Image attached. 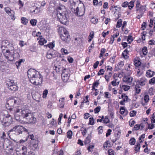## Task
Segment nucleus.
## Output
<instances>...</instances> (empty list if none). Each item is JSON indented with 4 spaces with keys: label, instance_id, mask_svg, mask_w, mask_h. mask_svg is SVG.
Returning a JSON list of instances; mask_svg holds the SVG:
<instances>
[{
    "label": "nucleus",
    "instance_id": "nucleus-5",
    "mask_svg": "<svg viewBox=\"0 0 155 155\" xmlns=\"http://www.w3.org/2000/svg\"><path fill=\"white\" fill-rule=\"evenodd\" d=\"M21 101L18 97L8 98L6 104V107L8 109L11 110L13 107H17L20 104Z\"/></svg>",
    "mask_w": 155,
    "mask_h": 155
},
{
    "label": "nucleus",
    "instance_id": "nucleus-23",
    "mask_svg": "<svg viewBox=\"0 0 155 155\" xmlns=\"http://www.w3.org/2000/svg\"><path fill=\"white\" fill-rule=\"evenodd\" d=\"M21 23L25 25H26L28 23V20L25 17H22L21 18Z\"/></svg>",
    "mask_w": 155,
    "mask_h": 155
},
{
    "label": "nucleus",
    "instance_id": "nucleus-17",
    "mask_svg": "<svg viewBox=\"0 0 155 155\" xmlns=\"http://www.w3.org/2000/svg\"><path fill=\"white\" fill-rule=\"evenodd\" d=\"M120 112L121 114H124L125 116L127 115L128 113L127 110H125L123 107H121L120 108Z\"/></svg>",
    "mask_w": 155,
    "mask_h": 155
},
{
    "label": "nucleus",
    "instance_id": "nucleus-38",
    "mask_svg": "<svg viewBox=\"0 0 155 155\" xmlns=\"http://www.w3.org/2000/svg\"><path fill=\"white\" fill-rule=\"evenodd\" d=\"M135 139L133 138L130 140V144L131 145H134L135 143Z\"/></svg>",
    "mask_w": 155,
    "mask_h": 155
},
{
    "label": "nucleus",
    "instance_id": "nucleus-22",
    "mask_svg": "<svg viewBox=\"0 0 155 155\" xmlns=\"http://www.w3.org/2000/svg\"><path fill=\"white\" fill-rule=\"evenodd\" d=\"M129 51H128L127 49H125L123 52L122 55L123 57L125 59H127L128 58V56L127 55V54H128Z\"/></svg>",
    "mask_w": 155,
    "mask_h": 155
},
{
    "label": "nucleus",
    "instance_id": "nucleus-16",
    "mask_svg": "<svg viewBox=\"0 0 155 155\" xmlns=\"http://www.w3.org/2000/svg\"><path fill=\"white\" fill-rule=\"evenodd\" d=\"M37 39L39 40L38 42L41 45H43L44 43L47 42L46 40L42 37L40 38H38Z\"/></svg>",
    "mask_w": 155,
    "mask_h": 155
},
{
    "label": "nucleus",
    "instance_id": "nucleus-48",
    "mask_svg": "<svg viewBox=\"0 0 155 155\" xmlns=\"http://www.w3.org/2000/svg\"><path fill=\"white\" fill-rule=\"evenodd\" d=\"M132 41L133 38L131 36H128L127 39V41L130 44L131 43Z\"/></svg>",
    "mask_w": 155,
    "mask_h": 155
},
{
    "label": "nucleus",
    "instance_id": "nucleus-58",
    "mask_svg": "<svg viewBox=\"0 0 155 155\" xmlns=\"http://www.w3.org/2000/svg\"><path fill=\"white\" fill-rule=\"evenodd\" d=\"M87 132V130L86 128H84V130L82 132V135H83V136H84L86 134Z\"/></svg>",
    "mask_w": 155,
    "mask_h": 155
},
{
    "label": "nucleus",
    "instance_id": "nucleus-57",
    "mask_svg": "<svg viewBox=\"0 0 155 155\" xmlns=\"http://www.w3.org/2000/svg\"><path fill=\"white\" fill-rule=\"evenodd\" d=\"M99 64V62L98 61H97L94 64V69L96 68L98 64Z\"/></svg>",
    "mask_w": 155,
    "mask_h": 155
},
{
    "label": "nucleus",
    "instance_id": "nucleus-21",
    "mask_svg": "<svg viewBox=\"0 0 155 155\" xmlns=\"http://www.w3.org/2000/svg\"><path fill=\"white\" fill-rule=\"evenodd\" d=\"M91 133L89 134L87 137H86L85 140L84 141V143L85 144H87L89 143L91 141Z\"/></svg>",
    "mask_w": 155,
    "mask_h": 155
},
{
    "label": "nucleus",
    "instance_id": "nucleus-8",
    "mask_svg": "<svg viewBox=\"0 0 155 155\" xmlns=\"http://www.w3.org/2000/svg\"><path fill=\"white\" fill-rule=\"evenodd\" d=\"M82 6L80 8L77 6L76 9L75 11L74 12L76 15L79 16H83L85 13V8L84 5L82 4Z\"/></svg>",
    "mask_w": 155,
    "mask_h": 155
},
{
    "label": "nucleus",
    "instance_id": "nucleus-37",
    "mask_svg": "<svg viewBox=\"0 0 155 155\" xmlns=\"http://www.w3.org/2000/svg\"><path fill=\"white\" fill-rule=\"evenodd\" d=\"M123 89L125 91H127L130 89V87L126 85H122Z\"/></svg>",
    "mask_w": 155,
    "mask_h": 155
},
{
    "label": "nucleus",
    "instance_id": "nucleus-3",
    "mask_svg": "<svg viewBox=\"0 0 155 155\" xmlns=\"http://www.w3.org/2000/svg\"><path fill=\"white\" fill-rule=\"evenodd\" d=\"M56 15L59 21L63 24L66 25L68 21V12L64 6L58 7L56 9Z\"/></svg>",
    "mask_w": 155,
    "mask_h": 155
},
{
    "label": "nucleus",
    "instance_id": "nucleus-13",
    "mask_svg": "<svg viewBox=\"0 0 155 155\" xmlns=\"http://www.w3.org/2000/svg\"><path fill=\"white\" fill-rule=\"evenodd\" d=\"M38 141L35 140V141H31L30 144V147L31 149L35 150L37 149L38 145Z\"/></svg>",
    "mask_w": 155,
    "mask_h": 155
},
{
    "label": "nucleus",
    "instance_id": "nucleus-29",
    "mask_svg": "<svg viewBox=\"0 0 155 155\" xmlns=\"http://www.w3.org/2000/svg\"><path fill=\"white\" fill-rule=\"evenodd\" d=\"M72 135V131L71 130H69L67 133V136L68 138L71 139Z\"/></svg>",
    "mask_w": 155,
    "mask_h": 155
},
{
    "label": "nucleus",
    "instance_id": "nucleus-33",
    "mask_svg": "<svg viewBox=\"0 0 155 155\" xmlns=\"http://www.w3.org/2000/svg\"><path fill=\"white\" fill-rule=\"evenodd\" d=\"M122 20L120 19H119L117 22V24L116 26V27L120 28L121 26V25H122Z\"/></svg>",
    "mask_w": 155,
    "mask_h": 155
},
{
    "label": "nucleus",
    "instance_id": "nucleus-2",
    "mask_svg": "<svg viewBox=\"0 0 155 155\" xmlns=\"http://www.w3.org/2000/svg\"><path fill=\"white\" fill-rule=\"evenodd\" d=\"M21 117L23 119V123L35 124L36 119L34 117L31 111L28 109H24L21 110Z\"/></svg>",
    "mask_w": 155,
    "mask_h": 155
},
{
    "label": "nucleus",
    "instance_id": "nucleus-60",
    "mask_svg": "<svg viewBox=\"0 0 155 155\" xmlns=\"http://www.w3.org/2000/svg\"><path fill=\"white\" fill-rule=\"evenodd\" d=\"M57 155H64V152L62 150H61L58 151Z\"/></svg>",
    "mask_w": 155,
    "mask_h": 155
},
{
    "label": "nucleus",
    "instance_id": "nucleus-25",
    "mask_svg": "<svg viewBox=\"0 0 155 155\" xmlns=\"http://www.w3.org/2000/svg\"><path fill=\"white\" fill-rule=\"evenodd\" d=\"M140 144L139 143H137V145L135 146V150L136 152V153L138 152L140 150Z\"/></svg>",
    "mask_w": 155,
    "mask_h": 155
},
{
    "label": "nucleus",
    "instance_id": "nucleus-11",
    "mask_svg": "<svg viewBox=\"0 0 155 155\" xmlns=\"http://www.w3.org/2000/svg\"><path fill=\"white\" fill-rule=\"evenodd\" d=\"M5 10L6 13L11 17V19L14 20L15 18L14 17L15 12L14 11L12 10L8 7H6L5 8Z\"/></svg>",
    "mask_w": 155,
    "mask_h": 155
},
{
    "label": "nucleus",
    "instance_id": "nucleus-51",
    "mask_svg": "<svg viewBox=\"0 0 155 155\" xmlns=\"http://www.w3.org/2000/svg\"><path fill=\"white\" fill-rule=\"evenodd\" d=\"M108 153L109 155H114V151L112 149H110L108 150Z\"/></svg>",
    "mask_w": 155,
    "mask_h": 155
},
{
    "label": "nucleus",
    "instance_id": "nucleus-42",
    "mask_svg": "<svg viewBox=\"0 0 155 155\" xmlns=\"http://www.w3.org/2000/svg\"><path fill=\"white\" fill-rule=\"evenodd\" d=\"M68 71V69L64 68V69H63V70L62 73H64V74L66 75H69V74Z\"/></svg>",
    "mask_w": 155,
    "mask_h": 155
},
{
    "label": "nucleus",
    "instance_id": "nucleus-43",
    "mask_svg": "<svg viewBox=\"0 0 155 155\" xmlns=\"http://www.w3.org/2000/svg\"><path fill=\"white\" fill-rule=\"evenodd\" d=\"M146 32L145 31H143L141 33L142 38L143 40H145V37L146 34Z\"/></svg>",
    "mask_w": 155,
    "mask_h": 155
},
{
    "label": "nucleus",
    "instance_id": "nucleus-19",
    "mask_svg": "<svg viewBox=\"0 0 155 155\" xmlns=\"http://www.w3.org/2000/svg\"><path fill=\"white\" fill-rule=\"evenodd\" d=\"M15 119L17 121L20 123H23V120H22V117L19 116L17 114H15Z\"/></svg>",
    "mask_w": 155,
    "mask_h": 155
},
{
    "label": "nucleus",
    "instance_id": "nucleus-20",
    "mask_svg": "<svg viewBox=\"0 0 155 155\" xmlns=\"http://www.w3.org/2000/svg\"><path fill=\"white\" fill-rule=\"evenodd\" d=\"M144 100L145 101V103H142V104L143 106L146 105V104L148 102L149 100V96L148 95H145L144 97Z\"/></svg>",
    "mask_w": 155,
    "mask_h": 155
},
{
    "label": "nucleus",
    "instance_id": "nucleus-59",
    "mask_svg": "<svg viewBox=\"0 0 155 155\" xmlns=\"http://www.w3.org/2000/svg\"><path fill=\"white\" fill-rule=\"evenodd\" d=\"M112 130L110 129H108L107 130V133L106 134V136L107 137H108V136L110 135V133L111 132Z\"/></svg>",
    "mask_w": 155,
    "mask_h": 155
},
{
    "label": "nucleus",
    "instance_id": "nucleus-27",
    "mask_svg": "<svg viewBox=\"0 0 155 155\" xmlns=\"http://www.w3.org/2000/svg\"><path fill=\"white\" fill-rule=\"evenodd\" d=\"M140 88V87L138 85L135 86V90L136 93L139 94L140 93L141 91V89Z\"/></svg>",
    "mask_w": 155,
    "mask_h": 155
},
{
    "label": "nucleus",
    "instance_id": "nucleus-64",
    "mask_svg": "<svg viewBox=\"0 0 155 155\" xmlns=\"http://www.w3.org/2000/svg\"><path fill=\"white\" fill-rule=\"evenodd\" d=\"M9 155H14L15 151L13 150L11 151H9Z\"/></svg>",
    "mask_w": 155,
    "mask_h": 155
},
{
    "label": "nucleus",
    "instance_id": "nucleus-49",
    "mask_svg": "<svg viewBox=\"0 0 155 155\" xmlns=\"http://www.w3.org/2000/svg\"><path fill=\"white\" fill-rule=\"evenodd\" d=\"M149 83L150 84H153L155 83V78L153 77L149 80Z\"/></svg>",
    "mask_w": 155,
    "mask_h": 155
},
{
    "label": "nucleus",
    "instance_id": "nucleus-39",
    "mask_svg": "<svg viewBox=\"0 0 155 155\" xmlns=\"http://www.w3.org/2000/svg\"><path fill=\"white\" fill-rule=\"evenodd\" d=\"M134 2L131 1L129 4H128V7L129 9H131L134 6Z\"/></svg>",
    "mask_w": 155,
    "mask_h": 155
},
{
    "label": "nucleus",
    "instance_id": "nucleus-62",
    "mask_svg": "<svg viewBox=\"0 0 155 155\" xmlns=\"http://www.w3.org/2000/svg\"><path fill=\"white\" fill-rule=\"evenodd\" d=\"M99 83L98 82V81H96L93 84V85L94 87H97L99 85Z\"/></svg>",
    "mask_w": 155,
    "mask_h": 155
},
{
    "label": "nucleus",
    "instance_id": "nucleus-6",
    "mask_svg": "<svg viewBox=\"0 0 155 155\" xmlns=\"http://www.w3.org/2000/svg\"><path fill=\"white\" fill-rule=\"evenodd\" d=\"M58 32L60 35V37L61 40L63 41L68 43L70 40L71 38L68 31L66 29L62 27H59L58 30Z\"/></svg>",
    "mask_w": 155,
    "mask_h": 155
},
{
    "label": "nucleus",
    "instance_id": "nucleus-52",
    "mask_svg": "<svg viewBox=\"0 0 155 155\" xmlns=\"http://www.w3.org/2000/svg\"><path fill=\"white\" fill-rule=\"evenodd\" d=\"M110 120L106 116L104 119L103 121L104 123L105 124H107L109 122Z\"/></svg>",
    "mask_w": 155,
    "mask_h": 155
},
{
    "label": "nucleus",
    "instance_id": "nucleus-50",
    "mask_svg": "<svg viewBox=\"0 0 155 155\" xmlns=\"http://www.w3.org/2000/svg\"><path fill=\"white\" fill-rule=\"evenodd\" d=\"M104 71L103 69H101L98 73L97 75H102L104 74Z\"/></svg>",
    "mask_w": 155,
    "mask_h": 155
},
{
    "label": "nucleus",
    "instance_id": "nucleus-34",
    "mask_svg": "<svg viewBox=\"0 0 155 155\" xmlns=\"http://www.w3.org/2000/svg\"><path fill=\"white\" fill-rule=\"evenodd\" d=\"M101 107L98 106L95 108L94 109V111L95 114H97L101 110Z\"/></svg>",
    "mask_w": 155,
    "mask_h": 155
},
{
    "label": "nucleus",
    "instance_id": "nucleus-35",
    "mask_svg": "<svg viewBox=\"0 0 155 155\" xmlns=\"http://www.w3.org/2000/svg\"><path fill=\"white\" fill-rule=\"evenodd\" d=\"M142 51L144 55H146L147 53V48L146 47H144L142 49Z\"/></svg>",
    "mask_w": 155,
    "mask_h": 155
},
{
    "label": "nucleus",
    "instance_id": "nucleus-41",
    "mask_svg": "<svg viewBox=\"0 0 155 155\" xmlns=\"http://www.w3.org/2000/svg\"><path fill=\"white\" fill-rule=\"evenodd\" d=\"M28 138L31 139L32 140V141L35 142V140H37V139L34 138V137L33 135H30L28 136Z\"/></svg>",
    "mask_w": 155,
    "mask_h": 155
},
{
    "label": "nucleus",
    "instance_id": "nucleus-61",
    "mask_svg": "<svg viewBox=\"0 0 155 155\" xmlns=\"http://www.w3.org/2000/svg\"><path fill=\"white\" fill-rule=\"evenodd\" d=\"M94 147V145H90L87 148V150L89 151H91V149H93Z\"/></svg>",
    "mask_w": 155,
    "mask_h": 155
},
{
    "label": "nucleus",
    "instance_id": "nucleus-45",
    "mask_svg": "<svg viewBox=\"0 0 155 155\" xmlns=\"http://www.w3.org/2000/svg\"><path fill=\"white\" fill-rule=\"evenodd\" d=\"M148 92L150 95H153L154 92L153 89L152 87L150 88Z\"/></svg>",
    "mask_w": 155,
    "mask_h": 155
},
{
    "label": "nucleus",
    "instance_id": "nucleus-14",
    "mask_svg": "<svg viewBox=\"0 0 155 155\" xmlns=\"http://www.w3.org/2000/svg\"><path fill=\"white\" fill-rule=\"evenodd\" d=\"M133 79V78L131 77H125L123 78V81L126 84L130 85L131 84Z\"/></svg>",
    "mask_w": 155,
    "mask_h": 155
},
{
    "label": "nucleus",
    "instance_id": "nucleus-28",
    "mask_svg": "<svg viewBox=\"0 0 155 155\" xmlns=\"http://www.w3.org/2000/svg\"><path fill=\"white\" fill-rule=\"evenodd\" d=\"M147 74L149 75L150 77H151L155 74V72L149 70L147 72Z\"/></svg>",
    "mask_w": 155,
    "mask_h": 155
},
{
    "label": "nucleus",
    "instance_id": "nucleus-10",
    "mask_svg": "<svg viewBox=\"0 0 155 155\" xmlns=\"http://www.w3.org/2000/svg\"><path fill=\"white\" fill-rule=\"evenodd\" d=\"M80 1L78 0H70V8L73 12L75 11L77 7L76 6Z\"/></svg>",
    "mask_w": 155,
    "mask_h": 155
},
{
    "label": "nucleus",
    "instance_id": "nucleus-9",
    "mask_svg": "<svg viewBox=\"0 0 155 155\" xmlns=\"http://www.w3.org/2000/svg\"><path fill=\"white\" fill-rule=\"evenodd\" d=\"M13 119L10 115H7L2 121V124L5 126H9L12 122Z\"/></svg>",
    "mask_w": 155,
    "mask_h": 155
},
{
    "label": "nucleus",
    "instance_id": "nucleus-46",
    "mask_svg": "<svg viewBox=\"0 0 155 155\" xmlns=\"http://www.w3.org/2000/svg\"><path fill=\"white\" fill-rule=\"evenodd\" d=\"M9 146L8 147L9 148V151L13 150H14L13 148L10 145L12 144V142L9 140H8Z\"/></svg>",
    "mask_w": 155,
    "mask_h": 155
},
{
    "label": "nucleus",
    "instance_id": "nucleus-63",
    "mask_svg": "<svg viewBox=\"0 0 155 155\" xmlns=\"http://www.w3.org/2000/svg\"><path fill=\"white\" fill-rule=\"evenodd\" d=\"M68 61L70 63H72L73 61V58H72L71 57L68 58Z\"/></svg>",
    "mask_w": 155,
    "mask_h": 155
},
{
    "label": "nucleus",
    "instance_id": "nucleus-54",
    "mask_svg": "<svg viewBox=\"0 0 155 155\" xmlns=\"http://www.w3.org/2000/svg\"><path fill=\"white\" fill-rule=\"evenodd\" d=\"M128 3L127 2H124L122 5V6L123 7H127L128 6Z\"/></svg>",
    "mask_w": 155,
    "mask_h": 155
},
{
    "label": "nucleus",
    "instance_id": "nucleus-26",
    "mask_svg": "<svg viewBox=\"0 0 155 155\" xmlns=\"http://www.w3.org/2000/svg\"><path fill=\"white\" fill-rule=\"evenodd\" d=\"M7 84L8 87H9L15 84L13 80H9V81H8Z\"/></svg>",
    "mask_w": 155,
    "mask_h": 155
},
{
    "label": "nucleus",
    "instance_id": "nucleus-7",
    "mask_svg": "<svg viewBox=\"0 0 155 155\" xmlns=\"http://www.w3.org/2000/svg\"><path fill=\"white\" fill-rule=\"evenodd\" d=\"M24 129V128L23 127L19 125L16 126L8 131V135H9L12 133V134H15L16 135H18L22 133Z\"/></svg>",
    "mask_w": 155,
    "mask_h": 155
},
{
    "label": "nucleus",
    "instance_id": "nucleus-55",
    "mask_svg": "<svg viewBox=\"0 0 155 155\" xmlns=\"http://www.w3.org/2000/svg\"><path fill=\"white\" fill-rule=\"evenodd\" d=\"M39 10L38 8L37 7L36 8L35 10H34L32 13H38L39 12Z\"/></svg>",
    "mask_w": 155,
    "mask_h": 155
},
{
    "label": "nucleus",
    "instance_id": "nucleus-56",
    "mask_svg": "<svg viewBox=\"0 0 155 155\" xmlns=\"http://www.w3.org/2000/svg\"><path fill=\"white\" fill-rule=\"evenodd\" d=\"M61 51L62 52H63L65 54H67L68 53V51L64 48H62L61 50Z\"/></svg>",
    "mask_w": 155,
    "mask_h": 155
},
{
    "label": "nucleus",
    "instance_id": "nucleus-40",
    "mask_svg": "<svg viewBox=\"0 0 155 155\" xmlns=\"http://www.w3.org/2000/svg\"><path fill=\"white\" fill-rule=\"evenodd\" d=\"M89 120V123L90 124L93 125L94 124V121L93 117H90Z\"/></svg>",
    "mask_w": 155,
    "mask_h": 155
},
{
    "label": "nucleus",
    "instance_id": "nucleus-18",
    "mask_svg": "<svg viewBox=\"0 0 155 155\" xmlns=\"http://www.w3.org/2000/svg\"><path fill=\"white\" fill-rule=\"evenodd\" d=\"M8 89L11 91H16L18 90V87L16 85H14L12 86L8 87Z\"/></svg>",
    "mask_w": 155,
    "mask_h": 155
},
{
    "label": "nucleus",
    "instance_id": "nucleus-53",
    "mask_svg": "<svg viewBox=\"0 0 155 155\" xmlns=\"http://www.w3.org/2000/svg\"><path fill=\"white\" fill-rule=\"evenodd\" d=\"M140 125H139V124H136L134 127V128L136 130H138L140 128Z\"/></svg>",
    "mask_w": 155,
    "mask_h": 155
},
{
    "label": "nucleus",
    "instance_id": "nucleus-24",
    "mask_svg": "<svg viewBox=\"0 0 155 155\" xmlns=\"http://www.w3.org/2000/svg\"><path fill=\"white\" fill-rule=\"evenodd\" d=\"M37 21L35 19H32L30 21V23L32 26H35L37 24Z\"/></svg>",
    "mask_w": 155,
    "mask_h": 155
},
{
    "label": "nucleus",
    "instance_id": "nucleus-1",
    "mask_svg": "<svg viewBox=\"0 0 155 155\" xmlns=\"http://www.w3.org/2000/svg\"><path fill=\"white\" fill-rule=\"evenodd\" d=\"M28 75L30 82L38 85L42 83V76L38 71L33 69H30L28 71Z\"/></svg>",
    "mask_w": 155,
    "mask_h": 155
},
{
    "label": "nucleus",
    "instance_id": "nucleus-4",
    "mask_svg": "<svg viewBox=\"0 0 155 155\" xmlns=\"http://www.w3.org/2000/svg\"><path fill=\"white\" fill-rule=\"evenodd\" d=\"M3 52L6 58L9 61H13L15 59H18L20 57L19 53L14 50H4Z\"/></svg>",
    "mask_w": 155,
    "mask_h": 155
},
{
    "label": "nucleus",
    "instance_id": "nucleus-15",
    "mask_svg": "<svg viewBox=\"0 0 155 155\" xmlns=\"http://www.w3.org/2000/svg\"><path fill=\"white\" fill-rule=\"evenodd\" d=\"M61 77L63 81L64 82H66L68 80L69 77V75H66L64 73H62Z\"/></svg>",
    "mask_w": 155,
    "mask_h": 155
},
{
    "label": "nucleus",
    "instance_id": "nucleus-31",
    "mask_svg": "<svg viewBox=\"0 0 155 155\" xmlns=\"http://www.w3.org/2000/svg\"><path fill=\"white\" fill-rule=\"evenodd\" d=\"M55 46V41H53L52 42L49 43V48L53 49Z\"/></svg>",
    "mask_w": 155,
    "mask_h": 155
},
{
    "label": "nucleus",
    "instance_id": "nucleus-44",
    "mask_svg": "<svg viewBox=\"0 0 155 155\" xmlns=\"http://www.w3.org/2000/svg\"><path fill=\"white\" fill-rule=\"evenodd\" d=\"M136 113V112L134 110L131 111L130 112V116L131 117H133L135 116Z\"/></svg>",
    "mask_w": 155,
    "mask_h": 155
},
{
    "label": "nucleus",
    "instance_id": "nucleus-36",
    "mask_svg": "<svg viewBox=\"0 0 155 155\" xmlns=\"http://www.w3.org/2000/svg\"><path fill=\"white\" fill-rule=\"evenodd\" d=\"M48 91L47 90H45L43 92V98H45L48 94Z\"/></svg>",
    "mask_w": 155,
    "mask_h": 155
},
{
    "label": "nucleus",
    "instance_id": "nucleus-12",
    "mask_svg": "<svg viewBox=\"0 0 155 155\" xmlns=\"http://www.w3.org/2000/svg\"><path fill=\"white\" fill-rule=\"evenodd\" d=\"M136 10L137 13L140 14V17H142L144 12L146 10V6L141 5L140 7L136 8Z\"/></svg>",
    "mask_w": 155,
    "mask_h": 155
},
{
    "label": "nucleus",
    "instance_id": "nucleus-32",
    "mask_svg": "<svg viewBox=\"0 0 155 155\" xmlns=\"http://www.w3.org/2000/svg\"><path fill=\"white\" fill-rule=\"evenodd\" d=\"M23 151L22 154L23 155L26 154L27 153V148L25 146H23L22 148Z\"/></svg>",
    "mask_w": 155,
    "mask_h": 155
},
{
    "label": "nucleus",
    "instance_id": "nucleus-30",
    "mask_svg": "<svg viewBox=\"0 0 155 155\" xmlns=\"http://www.w3.org/2000/svg\"><path fill=\"white\" fill-rule=\"evenodd\" d=\"M121 97L124 101L125 102L127 101L128 98L127 96L125 94H123L121 95Z\"/></svg>",
    "mask_w": 155,
    "mask_h": 155
},
{
    "label": "nucleus",
    "instance_id": "nucleus-47",
    "mask_svg": "<svg viewBox=\"0 0 155 155\" xmlns=\"http://www.w3.org/2000/svg\"><path fill=\"white\" fill-rule=\"evenodd\" d=\"M91 21L94 24H95L97 23L98 21V19H96L94 18H92L91 19Z\"/></svg>",
    "mask_w": 155,
    "mask_h": 155
}]
</instances>
